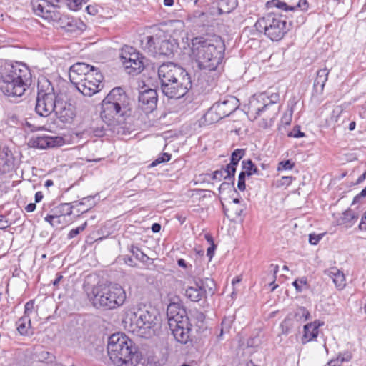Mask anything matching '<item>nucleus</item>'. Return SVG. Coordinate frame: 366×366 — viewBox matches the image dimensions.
<instances>
[{
  "instance_id": "f257e3e1",
  "label": "nucleus",
  "mask_w": 366,
  "mask_h": 366,
  "mask_svg": "<svg viewBox=\"0 0 366 366\" xmlns=\"http://www.w3.org/2000/svg\"><path fill=\"white\" fill-rule=\"evenodd\" d=\"M132 101L124 90L121 87L112 89L102 102L101 118L107 126L93 127L94 135L98 137L107 135V131L125 122L132 115Z\"/></svg>"
},
{
  "instance_id": "f03ea898",
  "label": "nucleus",
  "mask_w": 366,
  "mask_h": 366,
  "mask_svg": "<svg viewBox=\"0 0 366 366\" xmlns=\"http://www.w3.org/2000/svg\"><path fill=\"white\" fill-rule=\"evenodd\" d=\"M189 56L194 59L201 69L214 71L221 63L224 52V44L221 39L214 40L196 37L189 44Z\"/></svg>"
},
{
  "instance_id": "7ed1b4c3",
  "label": "nucleus",
  "mask_w": 366,
  "mask_h": 366,
  "mask_svg": "<svg viewBox=\"0 0 366 366\" xmlns=\"http://www.w3.org/2000/svg\"><path fill=\"white\" fill-rule=\"evenodd\" d=\"M31 82V71L24 64H8L0 71V92L11 100L22 97Z\"/></svg>"
},
{
  "instance_id": "20e7f679",
  "label": "nucleus",
  "mask_w": 366,
  "mask_h": 366,
  "mask_svg": "<svg viewBox=\"0 0 366 366\" xmlns=\"http://www.w3.org/2000/svg\"><path fill=\"white\" fill-rule=\"evenodd\" d=\"M132 341L122 333H114L108 340L107 352L112 362L117 365L136 366L140 360L139 353L132 347Z\"/></svg>"
},
{
  "instance_id": "39448f33",
  "label": "nucleus",
  "mask_w": 366,
  "mask_h": 366,
  "mask_svg": "<svg viewBox=\"0 0 366 366\" xmlns=\"http://www.w3.org/2000/svg\"><path fill=\"white\" fill-rule=\"evenodd\" d=\"M87 295L95 307L104 310L117 308L122 305L126 300V292L119 284L96 285Z\"/></svg>"
},
{
  "instance_id": "423d86ee",
  "label": "nucleus",
  "mask_w": 366,
  "mask_h": 366,
  "mask_svg": "<svg viewBox=\"0 0 366 366\" xmlns=\"http://www.w3.org/2000/svg\"><path fill=\"white\" fill-rule=\"evenodd\" d=\"M157 312L151 307L139 306L131 314L129 330L137 336L149 338L155 333Z\"/></svg>"
},
{
  "instance_id": "0eeeda50",
  "label": "nucleus",
  "mask_w": 366,
  "mask_h": 366,
  "mask_svg": "<svg viewBox=\"0 0 366 366\" xmlns=\"http://www.w3.org/2000/svg\"><path fill=\"white\" fill-rule=\"evenodd\" d=\"M60 99L51 82L46 79H42L38 83L36 112L41 117H48L55 110Z\"/></svg>"
},
{
  "instance_id": "6e6552de",
  "label": "nucleus",
  "mask_w": 366,
  "mask_h": 366,
  "mask_svg": "<svg viewBox=\"0 0 366 366\" xmlns=\"http://www.w3.org/2000/svg\"><path fill=\"white\" fill-rule=\"evenodd\" d=\"M254 26L258 31L263 32L269 39L276 41L281 40L289 30L286 20L275 13H269L260 18Z\"/></svg>"
},
{
  "instance_id": "1a4fd4ad",
  "label": "nucleus",
  "mask_w": 366,
  "mask_h": 366,
  "mask_svg": "<svg viewBox=\"0 0 366 366\" xmlns=\"http://www.w3.org/2000/svg\"><path fill=\"white\" fill-rule=\"evenodd\" d=\"M239 107V100L233 97H226L224 99L214 103L204 114L205 122L213 124L229 116Z\"/></svg>"
},
{
  "instance_id": "9d476101",
  "label": "nucleus",
  "mask_w": 366,
  "mask_h": 366,
  "mask_svg": "<svg viewBox=\"0 0 366 366\" xmlns=\"http://www.w3.org/2000/svg\"><path fill=\"white\" fill-rule=\"evenodd\" d=\"M278 98L279 95L277 94H272L270 97H265L264 94H260L257 97H252L249 99L247 112L249 117L254 120L263 113L274 107L273 115L270 119L275 118L279 111V107L275 108V104Z\"/></svg>"
},
{
  "instance_id": "9b49d317",
  "label": "nucleus",
  "mask_w": 366,
  "mask_h": 366,
  "mask_svg": "<svg viewBox=\"0 0 366 366\" xmlns=\"http://www.w3.org/2000/svg\"><path fill=\"white\" fill-rule=\"evenodd\" d=\"M120 58L126 72L129 75L136 76L144 68V57L132 46H124L122 49Z\"/></svg>"
},
{
  "instance_id": "f8f14e48",
  "label": "nucleus",
  "mask_w": 366,
  "mask_h": 366,
  "mask_svg": "<svg viewBox=\"0 0 366 366\" xmlns=\"http://www.w3.org/2000/svg\"><path fill=\"white\" fill-rule=\"evenodd\" d=\"M183 307L181 302H171L167 307V315L169 329L174 339L183 342Z\"/></svg>"
},
{
  "instance_id": "ddd939ff",
  "label": "nucleus",
  "mask_w": 366,
  "mask_h": 366,
  "mask_svg": "<svg viewBox=\"0 0 366 366\" xmlns=\"http://www.w3.org/2000/svg\"><path fill=\"white\" fill-rule=\"evenodd\" d=\"M205 315L198 310H191L189 316H187L188 321L187 325V340L184 341V345L188 341L196 342L199 337V335L205 329Z\"/></svg>"
},
{
  "instance_id": "4468645a",
  "label": "nucleus",
  "mask_w": 366,
  "mask_h": 366,
  "mask_svg": "<svg viewBox=\"0 0 366 366\" xmlns=\"http://www.w3.org/2000/svg\"><path fill=\"white\" fill-rule=\"evenodd\" d=\"M183 69L177 67L172 63L163 64L158 68V76L160 84H166L169 82L177 83L178 77L182 74Z\"/></svg>"
},
{
  "instance_id": "2eb2a0df",
  "label": "nucleus",
  "mask_w": 366,
  "mask_h": 366,
  "mask_svg": "<svg viewBox=\"0 0 366 366\" xmlns=\"http://www.w3.org/2000/svg\"><path fill=\"white\" fill-rule=\"evenodd\" d=\"M139 107L145 113L152 112L157 107L158 96L154 89H147L139 93Z\"/></svg>"
},
{
  "instance_id": "dca6fc26",
  "label": "nucleus",
  "mask_w": 366,
  "mask_h": 366,
  "mask_svg": "<svg viewBox=\"0 0 366 366\" xmlns=\"http://www.w3.org/2000/svg\"><path fill=\"white\" fill-rule=\"evenodd\" d=\"M64 139L61 137L37 136L31 137L28 144L34 148L45 149L61 146Z\"/></svg>"
},
{
  "instance_id": "f3484780",
  "label": "nucleus",
  "mask_w": 366,
  "mask_h": 366,
  "mask_svg": "<svg viewBox=\"0 0 366 366\" xmlns=\"http://www.w3.org/2000/svg\"><path fill=\"white\" fill-rule=\"evenodd\" d=\"M185 278L188 285L184 291V296L194 302L200 301L202 298H205L204 291L202 290L198 282L196 281V276L188 274Z\"/></svg>"
},
{
  "instance_id": "a211bd4d",
  "label": "nucleus",
  "mask_w": 366,
  "mask_h": 366,
  "mask_svg": "<svg viewBox=\"0 0 366 366\" xmlns=\"http://www.w3.org/2000/svg\"><path fill=\"white\" fill-rule=\"evenodd\" d=\"M53 112L64 123L71 122L76 115L74 107L61 99H59Z\"/></svg>"
},
{
  "instance_id": "6ab92c4d",
  "label": "nucleus",
  "mask_w": 366,
  "mask_h": 366,
  "mask_svg": "<svg viewBox=\"0 0 366 366\" xmlns=\"http://www.w3.org/2000/svg\"><path fill=\"white\" fill-rule=\"evenodd\" d=\"M95 71V66L84 63L77 62L73 64L69 69V79L70 81L75 84L79 82L81 76H85L90 71Z\"/></svg>"
},
{
  "instance_id": "aec40b11",
  "label": "nucleus",
  "mask_w": 366,
  "mask_h": 366,
  "mask_svg": "<svg viewBox=\"0 0 366 366\" xmlns=\"http://www.w3.org/2000/svg\"><path fill=\"white\" fill-rule=\"evenodd\" d=\"M75 85L83 95L87 97H92L100 92L104 86V84L94 83L92 80H79Z\"/></svg>"
},
{
  "instance_id": "412c9836",
  "label": "nucleus",
  "mask_w": 366,
  "mask_h": 366,
  "mask_svg": "<svg viewBox=\"0 0 366 366\" xmlns=\"http://www.w3.org/2000/svg\"><path fill=\"white\" fill-rule=\"evenodd\" d=\"M161 89L163 94L167 97L169 99H179L183 97L182 91V84L174 82H169L166 84L161 85Z\"/></svg>"
},
{
  "instance_id": "4be33fe9",
  "label": "nucleus",
  "mask_w": 366,
  "mask_h": 366,
  "mask_svg": "<svg viewBox=\"0 0 366 366\" xmlns=\"http://www.w3.org/2000/svg\"><path fill=\"white\" fill-rule=\"evenodd\" d=\"M324 322L320 321H314L306 324L304 326V334L302 337V343L306 344L317 338L319 333V327L323 325Z\"/></svg>"
},
{
  "instance_id": "5701e85b",
  "label": "nucleus",
  "mask_w": 366,
  "mask_h": 366,
  "mask_svg": "<svg viewBox=\"0 0 366 366\" xmlns=\"http://www.w3.org/2000/svg\"><path fill=\"white\" fill-rule=\"evenodd\" d=\"M160 43V37L158 36H147L142 40V48L150 55H157V46Z\"/></svg>"
},
{
  "instance_id": "b1692460",
  "label": "nucleus",
  "mask_w": 366,
  "mask_h": 366,
  "mask_svg": "<svg viewBox=\"0 0 366 366\" xmlns=\"http://www.w3.org/2000/svg\"><path fill=\"white\" fill-rule=\"evenodd\" d=\"M358 219V215L350 209L345 210L340 217L337 218L336 222L339 226H343L345 228L352 227Z\"/></svg>"
},
{
  "instance_id": "393cba45",
  "label": "nucleus",
  "mask_w": 366,
  "mask_h": 366,
  "mask_svg": "<svg viewBox=\"0 0 366 366\" xmlns=\"http://www.w3.org/2000/svg\"><path fill=\"white\" fill-rule=\"evenodd\" d=\"M325 274L332 279V281L337 290H342L345 285V277L342 272L337 267H332L325 270Z\"/></svg>"
},
{
  "instance_id": "a878e982",
  "label": "nucleus",
  "mask_w": 366,
  "mask_h": 366,
  "mask_svg": "<svg viewBox=\"0 0 366 366\" xmlns=\"http://www.w3.org/2000/svg\"><path fill=\"white\" fill-rule=\"evenodd\" d=\"M330 70L327 68L320 69L317 71V76L314 81V89L316 92L322 94L324 90L325 83L328 79Z\"/></svg>"
},
{
  "instance_id": "bb28decb",
  "label": "nucleus",
  "mask_w": 366,
  "mask_h": 366,
  "mask_svg": "<svg viewBox=\"0 0 366 366\" xmlns=\"http://www.w3.org/2000/svg\"><path fill=\"white\" fill-rule=\"evenodd\" d=\"M187 76V79L188 80V83L186 86H184V89H187V91L184 92V107H187V110L190 109H194L197 108V102H194V98L191 95V92L189 91V89H192V81L191 77L188 74V73H186L184 75V77Z\"/></svg>"
},
{
  "instance_id": "cd10ccee",
  "label": "nucleus",
  "mask_w": 366,
  "mask_h": 366,
  "mask_svg": "<svg viewBox=\"0 0 366 366\" xmlns=\"http://www.w3.org/2000/svg\"><path fill=\"white\" fill-rule=\"evenodd\" d=\"M235 172H230V169H227V165L224 167H222L219 170H216L212 173V179L221 181L222 179L230 181L232 187H234Z\"/></svg>"
},
{
  "instance_id": "c85d7f7f",
  "label": "nucleus",
  "mask_w": 366,
  "mask_h": 366,
  "mask_svg": "<svg viewBox=\"0 0 366 366\" xmlns=\"http://www.w3.org/2000/svg\"><path fill=\"white\" fill-rule=\"evenodd\" d=\"M8 149L3 148L0 152V174H4L9 172L11 167V153L10 157L8 154Z\"/></svg>"
},
{
  "instance_id": "c756f323",
  "label": "nucleus",
  "mask_w": 366,
  "mask_h": 366,
  "mask_svg": "<svg viewBox=\"0 0 366 366\" xmlns=\"http://www.w3.org/2000/svg\"><path fill=\"white\" fill-rule=\"evenodd\" d=\"M72 209L73 207L70 203H62L52 208L50 212L57 219L61 217L70 216L72 214Z\"/></svg>"
},
{
  "instance_id": "7c9ffc66",
  "label": "nucleus",
  "mask_w": 366,
  "mask_h": 366,
  "mask_svg": "<svg viewBox=\"0 0 366 366\" xmlns=\"http://www.w3.org/2000/svg\"><path fill=\"white\" fill-rule=\"evenodd\" d=\"M196 281L198 282L199 286H201L202 290L204 291V297L207 295H212L216 291V284L214 281L209 278H205L204 280L196 276Z\"/></svg>"
},
{
  "instance_id": "2f4dec72",
  "label": "nucleus",
  "mask_w": 366,
  "mask_h": 366,
  "mask_svg": "<svg viewBox=\"0 0 366 366\" xmlns=\"http://www.w3.org/2000/svg\"><path fill=\"white\" fill-rule=\"evenodd\" d=\"M31 4L32 6L34 13L45 19H50L51 16L49 15L48 11H44V9H46L47 3L44 0H31Z\"/></svg>"
},
{
  "instance_id": "473e14b6",
  "label": "nucleus",
  "mask_w": 366,
  "mask_h": 366,
  "mask_svg": "<svg viewBox=\"0 0 366 366\" xmlns=\"http://www.w3.org/2000/svg\"><path fill=\"white\" fill-rule=\"evenodd\" d=\"M245 149H236L233 151L231 155L230 163L227 164V169L230 172H236L237 167L240 159L244 156Z\"/></svg>"
},
{
  "instance_id": "72a5a7b5",
  "label": "nucleus",
  "mask_w": 366,
  "mask_h": 366,
  "mask_svg": "<svg viewBox=\"0 0 366 366\" xmlns=\"http://www.w3.org/2000/svg\"><path fill=\"white\" fill-rule=\"evenodd\" d=\"M343 112V109L341 106H336L330 117L327 120L328 125L335 127L340 125L341 123V117Z\"/></svg>"
},
{
  "instance_id": "f704fd0d",
  "label": "nucleus",
  "mask_w": 366,
  "mask_h": 366,
  "mask_svg": "<svg viewBox=\"0 0 366 366\" xmlns=\"http://www.w3.org/2000/svg\"><path fill=\"white\" fill-rule=\"evenodd\" d=\"M242 165L243 169L242 172L246 174L247 177L259 174V170L251 159L243 160Z\"/></svg>"
},
{
  "instance_id": "c9c22d12",
  "label": "nucleus",
  "mask_w": 366,
  "mask_h": 366,
  "mask_svg": "<svg viewBox=\"0 0 366 366\" xmlns=\"http://www.w3.org/2000/svg\"><path fill=\"white\" fill-rule=\"evenodd\" d=\"M352 359V355L346 351L340 353L336 358L332 359L328 362L329 366H340L344 362H349Z\"/></svg>"
},
{
  "instance_id": "e433bc0d",
  "label": "nucleus",
  "mask_w": 366,
  "mask_h": 366,
  "mask_svg": "<svg viewBox=\"0 0 366 366\" xmlns=\"http://www.w3.org/2000/svg\"><path fill=\"white\" fill-rule=\"evenodd\" d=\"M266 6L267 9H272L274 7L278 8L285 11H295L296 10L295 6H289L285 2L280 0H271L267 2Z\"/></svg>"
},
{
  "instance_id": "4c0bfd02",
  "label": "nucleus",
  "mask_w": 366,
  "mask_h": 366,
  "mask_svg": "<svg viewBox=\"0 0 366 366\" xmlns=\"http://www.w3.org/2000/svg\"><path fill=\"white\" fill-rule=\"evenodd\" d=\"M172 44L168 40L160 39V43L157 46V55L169 56L172 53Z\"/></svg>"
},
{
  "instance_id": "58836bf2",
  "label": "nucleus",
  "mask_w": 366,
  "mask_h": 366,
  "mask_svg": "<svg viewBox=\"0 0 366 366\" xmlns=\"http://www.w3.org/2000/svg\"><path fill=\"white\" fill-rule=\"evenodd\" d=\"M29 325H30V319L27 315L21 317L16 322V329L18 332L22 335L27 333Z\"/></svg>"
},
{
  "instance_id": "ea45409f",
  "label": "nucleus",
  "mask_w": 366,
  "mask_h": 366,
  "mask_svg": "<svg viewBox=\"0 0 366 366\" xmlns=\"http://www.w3.org/2000/svg\"><path fill=\"white\" fill-rule=\"evenodd\" d=\"M79 80H92L94 83L103 84L104 76L99 69L95 67V71L89 72L83 79Z\"/></svg>"
},
{
  "instance_id": "a19ab883",
  "label": "nucleus",
  "mask_w": 366,
  "mask_h": 366,
  "mask_svg": "<svg viewBox=\"0 0 366 366\" xmlns=\"http://www.w3.org/2000/svg\"><path fill=\"white\" fill-rule=\"evenodd\" d=\"M212 193L213 192L210 190L195 189L189 191L188 194L195 200H201L202 198L211 197Z\"/></svg>"
},
{
  "instance_id": "79ce46f5",
  "label": "nucleus",
  "mask_w": 366,
  "mask_h": 366,
  "mask_svg": "<svg viewBox=\"0 0 366 366\" xmlns=\"http://www.w3.org/2000/svg\"><path fill=\"white\" fill-rule=\"evenodd\" d=\"M234 320V316L224 317L221 323V331L218 335V338H221L224 332H228L232 325Z\"/></svg>"
},
{
  "instance_id": "37998d69",
  "label": "nucleus",
  "mask_w": 366,
  "mask_h": 366,
  "mask_svg": "<svg viewBox=\"0 0 366 366\" xmlns=\"http://www.w3.org/2000/svg\"><path fill=\"white\" fill-rule=\"evenodd\" d=\"M132 254L139 261L145 262L149 259L147 255H146L141 249L136 246L132 245L130 249Z\"/></svg>"
},
{
  "instance_id": "c03bdc74",
  "label": "nucleus",
  "mask_w": 366,
  "mask_h": 366,
  "mask_svg": "<svg viewBox=\"0 0 366 366\" xmlns=\"http://www.w3.org/2000/svg\"><path fill=\"white\" fill-rule=\"evenodd\" d=\"M282 334L287 335L290 333L292 329V322L290 319L285 318L280 324V325Z\"/></svg>"
},
{
  "instance_id": "a18cd8bd",
  "label": "nucleus",
  "mask_w": 366,
  "mask_h": 366,
  "mask_svg": "<svg viewBox=\"0 0 366 366\" xmlns=\"http://www.w3.org/2000/svg\"><path fill=\"white\" fill-rule=\"evenodd\" d=\"M87 226V222H85L81 226L77 227L76 228L72 229L69 234H67L68 239H73L76 237L81 232L84 231Z\"/></svg>"
},
{
  "instance_id": "49530a36",
  "label": "nucleus",
  "mask_w": 366,
  "mask_h": 366,
  "mask_svg": "<svg viewBox=\"0 0 366 366\" xmlns=\"http://www.w3.org/2000/svg\"><path fill=\"white\" fill-rule=\"evenodd\" d=\"M292 109L287 110L281 117L280 124L285 126L290 125L292 121Z\"/></svg>"
},
{
  "instance_id": "de8ad7c7",
  "label": "nucleus",
  "mask_w": 366,
  "mask_h": 366,
  "mask_svg": "<svg viewBox=\"0 0 366 366\" xmlns=\"http://www.w3.org/2000/svg\"><path fill=\"white\" fill-rule=\"evenodd\" d=\"M171 155L167 153H163L162 156L157 158L154 161H153L151 164L150 167H156L157 164L160 163L167 162L170 160Z\"/></svg>"
},
{
  "instance_id": "09e8293b",
  "label": "nucleus",
  "mask_w": 366,
  "mask_h": 366,
  "mask_svg": "<svg viewBox=\"0 0 366 366\" xmlns=\"http://www.w3.org/2000/svg\"><path fill=\"white\" fill-rule=\"evenodd\" d=\"M295 166V164L292 162L290 159L282 161L279 163L277 170H289L292 169Z\"/></svg>"
},
{
  "instance_id": "8fccbe9b",
  "label": "nucleus",
  "mask_w": 366,
  "mask_h": 366,
  "mask_svg": "<svg viewBox=\"0 0 366 366\" xmlns=\"http://www.w3.org/2000/svg\"><path fill=\"white\" fill-rule=\"evenodd\" d=\"M295 315L299 316L300 320L303 319L305 321L307 320L310 315L309 311L304 307H299Z\"/></svg>"
},
{
  "instance_id": "3c124183",
  "label": "nucleus",
  "mask_w": 366,
  "mask_h": 366,
  "mask_svg": "<svg viewBox=\"0 0 366 366\" xmlns=\"http://www.w3.org/2000/svg\"><path fill=\"white\" fill-rule=\"evenodd\" d=\"M247 177V174H244L242 171L239 173L238 177V182H237V188L240 191H244L246 189V184H245V178Z\"/></svg>"
},
{
  "instance_id": "603ef678",
  "label": "nucleus",
  "mask_w": 366,
  "mask_h": 366,
  "mask_svg": "<svg viewBox=\"0 0 366 366\" xmlns=\"http://www.w3.org/2000/svg\"><path fill=\"white\" fill-rule=\"evenodd\" d=\"M307 285V280L305 277H302L300 280H295L292 282V285L295 287V290L298 292H301L302 291V285Z\"/></svg>"
},
{
  "instance_id": "864d4df0",
  "label": "nucleus",
  "mask_w": 366,
  "mask_h": 366,
  "mask_svg": "<svg viewBox=\"0 0 366 366\" xmlns=\"http://www.w3.org/2000/svg\"><path fill=\"white\" fill-rule=\"evenodd\" d=\"M288 137L300 138L305 137V133L301 132L299 126L294 127L293 130L288 134Z\"/></svg>"
},
{
  "instance_id": "5fc2aeb1",
  "label": "nucleus",
  "mask_w": 366,
  "mask_h": 366,
  "mask_svg": "<svg viewBox=\"0 0 366 366\" xmlns=\"http://www.w3.org/2000/svg\"><path fill=\"white\" fill-rule=\"evenodd\" d=\"M11 222L3 214H0V229H6L10 225Z\"/></svg>"
},
{
  "instance_id": "6e6d98bb",
  "label": "nucleus",
  "mask_w": 366,
  "mask_h": 366,
  "mask_svg": "<svg viewBox=\"0 0 366 366\" xmlns=\"http://www.w3.org/2000/svg\"><path fill=\"white\" fill-rule=\"evenodd\" d=\"M179 249H172L170 252V255L172 257H175L177 259V264L180 267H183V258L179 257Z\"/></svg>"
},
{
  "instance_id": "4d7b16f0",
  "label": "nucleus",
  "mask_w": 366,
  "mask_h": 366,
  "mask_svg": "<svg viewBox=\"0 0 366 366\" xmlns=\"http://www.w3.org/2000/svg\"><path fill=\"white\" fill-rule=\"evenodd\" d=\"M294 178L291 176H283L279 180L280 186H289L292 184Z\"/></svg>"
},
{
  "instance_id": "13d9d810",
  "label": "nucleus",
  "mask_w": 366,
  "mask_h": 366,
  "mask_svg": "<svg viewBox=\"0 0 366 366\" xmlns=\"http://www.w3.org/2000/svg\"><path fill=\"white\" fill-rule=\"evenodd\" d=\"M88 0H69V6L74 10H78L79 6L83 3H86Z\"/></svg>"
},
{
  "instance_id": "bf43d9fd",
  "label": "nucleus",
  "mask_w": 366,
  "mask_h": 366,
  "mask_svg": "<svg viewBox=\"0 0 366 366\" xmlns=\"http://www.w3.org/2000/svg\"><path fill=\"white\" fill-rule=\"evenodd\" d=\"M34 300H29L24 305V314L29 317V314L32 312L34 309Z\"/></svg>"
},
{
  "instance_id": "052dcab7",
  "label": "nucleus",
  "mask_w": 366,
  "mask_h": 366,
  "mask_svg": "<svg viewBox=\"0 0 366 366\" xmlns=\"http://www.w3.org/2000/svg\"><path fill=\"white\" fill-rule=\"evenodd\" d=\"M247 346L250 347H254L258 346L260 344L259 338L256 336L254 337L250 338L247 340Z\"/></svg>"
},
{
  "instance_id": "680f3d73",
  "label": "nucleus",
  "mask_w": 366,
  "mask_h": 366,
  "mask_svg": "<svg viewBox=\"0 0 366 366\" xmlns=\"http://www.w3.org/2000/svg\"><path fill=\"white\" fill-rule=\"evenodd\" d=\"M56 7H58L57 5H51V4L47 2L46 9H44V11L49 12L48 16H51L50 19H53L56 17L55 11L51 10V8H56Z\"/></svg>"
},
{
  "instance_id": "e2e57ef3",
  "label": "nucleus",
  "mask_w": 366,
  "mask_h": 366,
  "mask_svg": "<svg viewBox=\"0 0 366 366\" xmlns=\"http://www.w3.org/2000/svg\"><path fill=\"white\" fill-rule=\"evenodd\" d=\"M86 10L89 14L92 16H95L99 12V8L97 5H88Z\"/></svg>"
},
{
  "instance_id": "0e129e2a",
  "label": "nucleus",
  "mask_w": 366,
  "mask_h": 366,
  "mask_svg": "<svg viewBox=\"0 0 366 366\" xmlns=\"http://www.w3.org/2000/svg\"><path fill=\"white\" fill-rule=\"evenodd\" d=\"M320 239L321 237L319 235L310 234L309 236V242L312 245H316Z\"/></svg>"
},
{
  "instance_id": "69168bd1",
  "label": "nucleus",
  "mask_w": 366,
  "mask_h": 366,
  "mask_svg": "<svg viewBox=\"0 0 366 366\" xmlns=\"http://www.w3.org/2000/svg\"><path fill=\"white\" fill-rule=\"evenodd\" d=\"M56 219L55 217L53 215L52 213L50 212V214H47L46 217L44 218V220L49 223L51 226L56 227V224H55L54 220Z\"/></svg>"
},
{
  "instance_id": "338daca9",
  "label": "nucleus",
  "mask_w": 366,
  "mask_h": 366,
  "mask_svg": "<svg viewBox=\"0 0 366 366\" xmlns=\"http://www.w3.org/2000/svg\"><path fill=\"white\" fill-rule=\"evenodd\" d=\"M297 8H300L302 10L305 11L308 8V2L307 0H300L297 5L295 6Z\"/></svg>"
},
{
  "instance_id": "774afa93",
  "label": "nucleus",
  "mask_w": 366,
  "mask_h": 366,
  "mask_svg": "<svg viewBox=\"0 0 366 366\" xmlns=\"http://www.w3.org/2000/svg\"><path fill=\"white\" fill-rule=\"evenodd\" d=\"M359 228L361 230L366 231V212H365L364 215L362 217L360 223L359 224Z\"/></svg>"
}]
</instances>
